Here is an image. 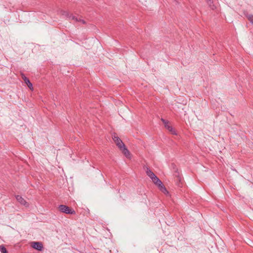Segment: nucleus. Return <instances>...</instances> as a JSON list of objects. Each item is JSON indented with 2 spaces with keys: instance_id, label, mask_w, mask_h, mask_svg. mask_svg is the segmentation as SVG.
<instances>
[{
  "instance_id": "16",
  "label": "nucleus",
  "mask_w": 253,
  "mask_h": 253,
  "mask_svg": "<svg viewBox=\"0 0 253 253\" xmlns=\"http://www.w3.org/2000/svg\"><path fill=\"white\" fill-rule=\"evenodd\" d=\"M0 251L1 252V253H8L6 249L3 245L0 246Z\"/></svg>"
},
{
  "instance_id": "2",
  "label": "nucleus",
  "mask_w": 253,
  "mask_h": 253,
  "mask_svg": "<svg viewBox=\"0 0 253 253\" xmlns=\"http://www.w3.org/2000/svg\"><path fill=\"white\" fill-rule=\"evenodd\" d=\"M113 139L116 145L119 148V149H121L124 146L125 144L116 133L113 135Z\"/></svg>"
},
{
  "instance_id": "11",
  "label": "nucleus",
  "mask_w": 253,
  "mask_h": 253,
  "mask_svg": "<svg viewBox=\"0 0 253 253\" xmlns=\"http://www.w3.org/2000/svg\"><path fill=\"white\" fill-rule=\"evenodd\" d=\"M120 149L122 151V152L126 157H128L130 155V153L128 149L126 148L125 145L123 147L121 148Z\"/></svg>"
},
{
  "instance_id": "1",
  "label": "nucleus",
  "mask_w": 253,
  "mask_h": 253,
  "mask_svg": "<svg viewBox=\"0 0 253 253\" xmlns=\"http://www.w3.org/2000/svg\"><path fill=\"white\" fill-rule=\"evenodd\" d=\"M58 209L61 212L66 214H75L76 213V212L74 210L70 208L66 205H61L59 206Z\"/></svg>"
},
{
  "instance_id": "19",
  "label": "nucleus",
  "mask_w": 253,
  "mask_h": 253,
  "mask_svg": "<svg viewBox=\"0 0 253 253\" xmlns=\"http://www.w3.org/2000/svg\"><path fill=\"white\" fill-rule=\"evenodd\" d=\"M177 180H178L179 181H180V178H179L178 177H177Z\"/></svg>"
},
{
  "instance_id": "13",
  "label": "nucleus",
  "mask_w": 253,
  "mask_h": 253,
  "mask_svg": "<svg viewBox=\"0 0 253 253\" xmlns=\"http://www.w3.org/2000/svg\"><path fill=\"white\" fill-rule=\"evenodd\" d=\"M165 127L170 131L172 134H176L175 130L172 128V127L169 125V124L165 125Z\"/></svg>"
},
{
  "instance_id": "8",
  "label": "nucleus",
  "mask_w": 253,
  "mask_h": 253,
  "mask_svg": "<svg viewBox=\"0 0 253 253\" xmlns=\"http://www.w3.org/2000/svg\"><path fill=\"white\" fill-rule=\"evenodd\" d=\"M160 189L162 192H163L165 194L168 193V191H167L166 188L164 186V185L161 182V183H159L157 185Z\"/></svg>"
},
{
  "instance_id": "9",
  "label": "nucleus",
  "mask_w": 253,
  "mask_h": 253,
  "mask_svg": "<svg viewBox=\"0 0 253 253\" xmlns=\"http://www.w3.org/2000/svg\"><path fill=\"white\" fill-rule=\"evenodd\" d=\"M160 189L162 192H163L165 194L168 193V191H167L166 188L164 186V185L161 182V183H159L157 185Z\"/></svg>"
},
{
  "instance_id": "10",
  "label": "nucleus",
  "mask_w": 253,
  "mask_h": 253,
  "mask_svg": "<svg viewBox=\"0 0 253 253\" xmlns=\"http://www.w3.org/2000/svg\"><path fill=\"white\" fill-rule=\"evenodd\" d=\"M160 189L162 192H163L165 194L168 193V191H167L166 188L164 186V185L161 182V183H159L157 185Z\"/></svg>"
},
{
  "instance_id": "7",
  "label": "nucleus",
  "mask_w": 253,
  "mask_h": 253,
  "mask_svg": "<svg viewBox=\"0 0 253 253\" xmlns=\"http://www.w3.org/2000/svg\"><path fill=\"white\" fill-rule=\"evenodd\" d=\"M160 189L162 192H163L165 194L168 193V191H167L166 188L164 186V185L161 182V183H159L157 185Z\"/></svg>"
},
{
  "instance_id": "6",
  "label": "nucleus",
  "mask_w": 253,
  "mask_h": 253,
  "mask_svg": "<svg viewBox=\"0 0 253 253\" xmlns=\"http://www.w3.org/2000/svg\"><path fill=\"white\" fill-rule=\"evenodd\" d=\"M16 199L21 205L25 206L26 207L29 206L28 203L21 196H16Z\"/></svg>"
},
{
  "instance_id": "12",
  "label": "nucleus",
  "mask_w": 253,
  "mask_h": 253,
  "mask_svg": "<svg viewBox=\"0 0 253 253\" xmlns=\"http://www.w3.org/2000/svg\"><path fill=\"white\" fill-rule=\"evenodd\" d=\"M146 173L147 175L152 179L156 175L148 168H147Z\"/></svg>"
},
{
  "instance_id": "15",
  "label": "nucleus",
  "mask_w": 253,
  "mask_h": 253,
  "mask_svg": "<svg viewBox=\"0 0 253 253\" xmlns=\"http://www.w3.org/2000/svg\"><path fill=\"white\" fill-rule=\"evenodd\" d=\"M207 3L209 4L211 9H214L215 8V6L213 4H211L212 1L211 0H206Z\"/></svg>"
},
{
  "instance_id": "3",
  "label": "nucleus",
  "mask_w": 253,
  "mask_h": 253,
  "mask_svg": "<svg viewBox=\"0 0 253 253\" xmlns=\"http://www.w3.org/2000/svg\"><path fill=\"white\" fill-rule=\"evenodd\" d=\"M65 13H67V16L68 17L69 20L75 21L76 22H80L83 24H85V21L82 19L81 17H78L75 15H73L72 14H69L67 12H64Z\"/></svg>"
},
{
  "instance_id": "17",
  "label": "nucleus",
  "mask_w": 253,
  "mask_h": 253,
  "mask_svg": "<svg viewBox=\"0 0 253 253\" xmlns=\"http://www.w3.org/2000/svg\"><path fill=\"white\" fill-rule=\"evenodd\" d=\"M162 122L164 124L165 126L167 125V124H169V122L163 118L161 119Z\"/></svg>"
},
{
  "instance_id": "18",
  "label": "nucleus",
  "mask_w": 253,
  "mask_h": 253,
  "mask_svg": "<svg viewBox=\"0 0 253 253\" xmlns=\"http://www.w3.org/2000/svg\"><path fill=\"white\" fill-rule=\"evenodd\" d=\"M249 20L253 24V15H251L249 17Z\"/></svg>"
},
{
  "instance_id": "14",
  "label": "nucleus",
  "mask_w": 253,
  "mask_h": 253,
  "mask_svg": "<svg viewBox=\"0 0 253 253\" xmlns=\"http://www.w3.org/2000/svg\"><path fill=\"white\" fill-rule=\"evenodd\" d=\"M152 181L157 185H158L159 183H161V181L160 180V179L155 175L152 179Z\"/></svg>"
},
{
  "instance_id": "5",
  "label": "nucleus",
  "mask_w": 253,
  "mask_h": 253,
  "mask_svg": "<svg viewBox=\"0 0 253 253\" xmlns=\"http://www.w3.org/2000/svg\"><path fill=\"white\" fill-rule=\"evenodd\" d=\"M21 76L25 83L27 85L30 89H33L32 84L30 82V80L27 78L23 73H21Z\"/></svg>"
},
{
  "instance_id": "4",
  "label": "nucleus",
  "mask_w": 253,
  "mask_h": 253,
  "mask_svg": "<svg viewBox=\"0 0 253 253\" xmlns=\"http://www.w3.org/2000/svg\"><path fill=\"white\" fill-rule=\"evenodd\" d=\"M31 246L34 249H35L38 251H42L43 248L42 244L41 242H32Z\"/></svg>"
}]
</instances>
